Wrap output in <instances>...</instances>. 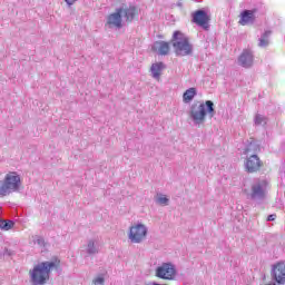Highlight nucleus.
Returning a JSON list of instances; mask_svg holds the SVG:
<instances>
[{
	"label": "nucleus",
	"mask_w": 285,
	"mask_h": 285,
	"mask_svg": "<svg viewBox=\"0 0 285 285\" xmlns=\"http://www.w3.org/2000/svg\"><path fill=\"white\" fill-rule=\"evenodd\" d=\"M257 150H259V147L254 148V153H257Z\"/></svg>",
	"instance_id": "26"
},
{
	"label": "nucleus",
	"mask_w": 285,
	"mask_h": 285,
	"mask_svg": "<svg viewBox=\"0 0 285 285\" xmlns=\"http://www.w3.org/2000/svg\"><path fill=\"white\" fill-rule=\"evenodd\" d=\"M206 107L210 119L215 117V104L213 101L207 100L205 105L204 102H195L190 110V117L195 124H204L206 121Z\"/></svg>",
	"instance_id": "2"
},
{
	"label": "nucleus",
	"mask_w": 285,
	"mask_h": 285,
	"mask_svg": "<svg viewBox=\"0 0 285 285\" xmlns=\"http://www.w3.org/2000/svg\"><path fill=\"white\" fill-rule=\"evenodd\" d=\"M61 268V261L55 257L51 261L41 262L30 271V278L33 285H43L50 279V272Z\"/></svg>",
	"instance_id": "1"
},
{
	"label": "nucleus",
	"mask_w": 285,
	"mask_h": 285,
	"mask_svg": "<svg viewBox=\"0 0 285 285\" xmlns=\"http://www.w3.org/2000/svg\"><path fill=\"white\" fill-rule=\"evenodd\" d=\"M151 50L158 52V55L166 56L170 52V43L166 41H156Z\"/></svg>",
	"instance_id": "13"
},
{
	"label": "nucleus",
	"mask_w": 285,
	"mask_h": 285,
	"mask_svg": "<svg viewBox=\"0 0 285 285\" xmlns=\"http://www.w3.org/2000/svg\"><path fill=\"white\" fill-rule=\"evenodd\" d=\"M255 12L256 10H244L240 13V19L238 23L240 26H248V23H253L255 21Z\"/></svg>",
	"instance_id": "14"
},
{
	"label": "nucleus",
	"mask_w": 285,
	"mask_h": 285,
	"mask_svg": "<svg viewBox=\"0 0 285 285\" xmlns=\"http://www.w3.org/2000/svg\"><path fill=\"white\" fill-rule=\"evenodd\" d=\"M87 250L89 254L95 253V242H89Z\"/></svg>",
	"instance_id": "22"
},
{
	"label": "nucleus",
	"mask_w": 285,
	"mask_h": 285,
	"mask_svg": "<svg viewBox=\"0 0 285 285\" xmlns=\"http://www.w3.org/2000/svg\"><path fill=\"white\" fill-rule=\"evenodd\" d=\"M21 186V176L17 171H9L4 178L0 180V197H6L10 193H17Z\"/></svg>",
	"instance_id": "4"
},
{
	"label": "nucleus",
	"mask_w": 285,
	"mask_h": 285,
	"mask_svg": "<svg viewBox=\"0 0 285 285\" xmlns=\"http://www.w3.org/2000/svg\"><path fill=\"white\" fill-rule=\"evenodd\" d=\"M104 282H105L104 277L102 276H98V277H96L92 281V284H95V285H104Z\"/></svg>",
	"instance_id": "20"
},
{
	"label": "nucleus",
	"mask_w": 285,
	"mask_h": 285,
	"mask_svg": "<svg viewBox=\"0 0 285 285\" xmlns=\"http://www.w3.org/2000/svg\"><path fill=\"white\" fill-rule=\"evenodd\" d=\"M66 3H68V6H72V3H75L77 0H65Z\"/></svg>",
	"instance_id": "24"
},
{
	"label": "nucleus",
	"mask_w": 285,
	"mask_h": 285,
	"mask_svg": "<svg viewBox=\"0 0 285 285\" xmlns=\"http://www.w3.org/2000/svg\"><path fill=\"white\" fill-rule=\"evenodd\" d=\"M268 37H271V31H266L263 35V38L259 40V48H266V46H268Z\"/></svg>",
	"instance_id": "18"
},
{
	"label": "nucleus",
	"mask_w": 285,
	"mask_h": 285,
	"mask_svg": "<svg viewBox=\"0 0 285 285\" xmlns=\"http://www.w3.org/2000/svg\"><path fill=\"white\" fill-rule=\"evenodd\" d=\"M255 124H256V126H262V124H266V118H264V116H262V115H256Z\"/></svg>",
	"instance_id": "19"
},
{
	"label": "nucleus",
	"mask_w": 285,
	"mask_h": 285,
	"mask_svg": "<svg viewBox=\"0 0 285 285\" xmlns=\"http://www.w3.org/2000/svg\"><path fill=\"white\" fill-rule=\"evenodd\" d=\"M275 219H277L276 214H271L269 216H267V222H275Z\"/></svg>",
	"instance_id": "23"
},
{
	"label": "nucleus",
	"mask_w": 285,
	"mask_h": 285,
	"mask_svg": "<svg viewBox=\"0 0 285 285\" xmlns=\"http://www.w3.org/2000/svg\"><path fill=\"white\" fill-rule=\"evenodd\" d=\"M0 228H1V230H10L11 228H14V222L1 220Z\"/></svg>",
	"instance_id": "17"
},
{
	"label": "nucleus",
	"mask_w": 285,
	"mask_h": 285,
	"mask_svg": "<svg viewBox=\"0 0 285 285\" xmlns=\"http://www.w3.org/2000/svg\"><path fill=\"white\" fill-rule=\"evenodd\" d=\"M171 43L175 50V53L180 57H186L193 52V46L188 41V38L181 33V31H175Z\"/></svg>",
	"instance_id": "5"
},
{
	"label": "nucleus",
	"mask_w": 285,
	"mask_h": 285,
	"mask_svg": "<svg viewBox=\"0 0 285 285\" xmlns=\"http://www.w3.org/2000/svg\"><path fill=\"white\" fill-rule=\"evenodd\" d=\"M264 168V161L259 159V156L252 155L245 160V170L246 173H259Z\"/></svg>",
	"instance_id": "9"
},
{
	"label": "nucleus",
	"mask_w": 285,
	"mask_h": 285,
	"mask_svg": "<svg viewBox=\"0 0 285 285\" xmlns=\"http://www.w3.org/2000/svg\"><path fill=\"white\" fill-rule=\"evenodd\" d=\"M138 14L137 8L135 7H121L116 12L108 16L107 23L114 28H121V17L126 18L127 21H132Z\"/></svg>",
	"instance_id": "3"
},
{
	"label": "nucleus",
	"mask_w": 285,
	"mask_h": 285,
	"mask_svg": "<svg viewBox=\"0 0 285 285\" xmlns=\"http://www.w3.org/2000/svg\"><path fill=\"white\" fill-rule=\"evenodd\" d=\"M249 151H250V148H246V149H245V155H248Z\"/></svg>",
	"instance_id": "25"
},
{
	"label": "nucleus",
	"mask_w": 285,
	"mask_h": 285,
	"mask_svg": "<svg viewBox=\"0 0 285 285\" xmlns=\"http://www.w3.org/2000/svg\"><path fill=\"white\" fill-rule=\"evenodd\" d=\"M193 23L203 28V30H210V16L204 10H197L193 13Z\"/></svg>",
	"instance_id": "8"
},
{
	"label": "nucleus",
	"mask_w": 285,
	"mask_h": 285,
	"mask_svg": "<svg viewBox=\"0 0 285 285\" xmlns=\"http://www.w3.org/2000/svg\"><path fill=\"white\" fill-rule=\"evenodd\" d=\"M253 52L248 49H245L238 58V62L243 68H250V66H253Z\"/></svg>",
	"instance_id": "11"
},
{
	"label": "nucleus",
	"mask_w": 285,
	"mask_h": 285,
	"mask_svg": "<svg viewBox=\"0 0 285 285\" xmlns=\"http://www.w3.org/2000/svg\"><path fill=\"white\" fill-rule=\"evenodd\" d=\"M165 68H166V66L164 65V62L153 63L150 67V72H151V76L154 77V79H157V81H159V79L161 78V71Z\"/></svg>",
	"instance_id": "15"
},
{
	"label": "nucleus",
	"mask_w": 285,
	"mask_h": 285,
	"mask_svg": "<svg viewBox=\"0 0 285 285\" xmlns=\"http://www.w3.org/2000/svg\"><path fill=\"white\" fill-rule=\"evenodd\" d=\"M175 266L169 263H164L156 269V277L160 279H174L176 275Z\"/></svg>",
	"instance_id": "10"
},
{
	"label": "nucleus",
	"mask_w": 285,
	"mask_h": 285,
	"mask_svg": "<svg viewBox=\"0 0 285 285\" xmlns=\"http://www.w3.org/2000/svg\"><path fill=\"white\" fill-rule=\"evenodd\" d=\"M271 278L278 285L285 284V262L279 261L272 265Z\"/></svg>",
	"instance_id": "6"
},
{
	"label": "nucleus",
	"mask_w": 285,
	"mask_h": 285,
	"mask_svg": "<svg viewBox=\"0 0 285 285\" xmlns=\"http://www.w3.org/2000/svg\"><path fill=\"white\" fill-rule=\"evenodd\" d=\"M266 186H268V181L262 180L261 183L254 185L252 187V199H255L257 197H264Z\"/></svg>",
	"instance_id": "12"
},
{
	"label": "nucleus",
	"mask_w": 285,
	"mask_h": 285,
	"mask_svg": "<svg viewBox=\"0 0 285 285\" xmlns=\"http://www.w3.org/2000/svg\"><path fill=\"white\" fill-rule=\"evenodd\" d=\"M195 97H197V89L195 87H191L184 92L183 101L184 104H190V101H193Z\"/></svg>",
	"instance_id": "16"
},
{
	"label": "nucleus",
	"mask_w": 285,
	"mask_h": 285,
	"mask_svg": "<svg viewBox=\"0 0 285 285\" xmlns=\"http://www.w3.org/2000/svg\"><path fill=\"white\" fill-rule=\"evenodd\" d=\"M148 234V229H146V226L138 224L136 226L130 227L129 232V239L134 244H139L146 239V235Z\"/></svg>",
	"instance_id": "7"
},
{
	"label": "nucleus",
	"mask_w": 285,
	"mask_h": 285,
	"mask_svg": "<svg viewBox=\"0 0 285 285\" xmlns=\"http://www.w3.org/2000/svg\"><path fill=\"white\" fill-rule=\"evenodd\" d=\"M158 203H160L163 206H168V198L166 196L158 197Z\"/></svg>",
	"instance_id": "21"
}]
</instances>
